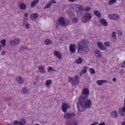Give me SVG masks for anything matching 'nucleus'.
Listing matches in <instances>:
<instances>
[{
    "mask_svg": "<svg viewBox=\"0 0 125 125\" xmlns=\"http://www.w3.org/2000/svg\"><path fill=\"white\" fill-rule=\"evenodd\" d=\"M23 26H25L26 27V29H30V28H31V26L30 25V24L26 22V21H23Z\"/></svg>",
    "mask_w": 125,
    "mask_h": 125,
    "instance_id": "obj_24",
    "label": "nucleus"
},
{
    "mask_svg": "<svg viewBox=\"0 0 125 125\" xmlns=\"http://www.w3.org/2000/svg\"><path fill=\"white\" fill-rule=\"evenodd\" d=\"M39 71L42 74H45V67L43 65L39 66Z\"/></svg>",
    "mask_w": 125,
    "mask_h": 125,
    "instance_id": "obj_15",
    "label": "nucleus"
},
{
    "mask_svg": "<svg viewBox=\"0 0 125 125\" xmlns=\"http://www.w3.org/2000/svg\"><path fill=\"white\" fill-rule=\"evenodd\" d=\"M78 121L72 120V121H67L66 122V125H78Z\"/></svg>",
    "mask_w": 125,
    "mask_h": 125,
    "instance_id": "obj_11",
    "label": "nucleus"
},
{
    "mask_svg": "<svg viewBox=\"0 0 125 125\" xmlns=\"http://www.w3.org/2000/svg\"><path fill=\"white\" fill-rule=\"evenodd\" d=\"M78 21H79V19L78 18H77L76 17H74L72 20V21L73 22V23H77V22H78Z\"/></svg>",
    "mask_w": 125,
    "mask_h": 125,
    "instance_id": "obj_36",
    "label": "nucleus"
},
{
    "mask_svg": "<svg viewBox=\"0 0 125 125\" xmlns=\"http://www.w3.org/2000/svg\"><path fill=\"white\" fill-rule=\"evenodd\" d=\"M69 1H72L73 2L74 1H76V0H69Z\"/></svg>",
    "mask_w": 125,
    "mask_h": 125,
    "instance_id": "obj_55",
    "label": "nucleus"
},
{
    "mask_svg": "<svg viewBox=\"0 0 125 125\" xmlns=\"http://www.w3.org/2000/svg\"><path fill=\"white\" fill-rule=\"evenodd\" d=\"M83 62V58L79 57V59L76 60V63L77 64H82V62Z\"/></svg>",
    "mask_w": 125,
    "mask_h": 125,
    "instance_id": "obj_28",
    "label": "nucleus"
},
{
    "mask_svg": "<svg viewBox=\"0 0 125 125\" xmlns=\"http://www.w3.org/2000/svg\"><path fill=\"white\" fill-rule=\"evenodd\" d=\"M78 9L80 11H83V10H84V8L83 7V6L82 5L78 6Z\"/></svg>",
    "mask_w": 125,
    "mask_h": 125,
    "instance_id": "obj_34",
    "label": "nucleus"
},
{
    "mask_svg": "<svg viewBox=\"0 0 125 125\" xmlns=\"http://www.w3.org/2000/svg\"><path fill=\"white\" fill-rule=\"evenodd\" d=\"M79 78L80 77L77 75L74 76V79L76 80V83H79L80 82V80H79Z\"/></svg>",
    "mask_w": 125,
    "mask_h": 125,
    "instance_id": "obj_33",
    "label": "nucleus"
},
{
    "mask_svg": "<svg viewBox=\"0 0 125 125\" xmlns=\"http://www.w3.org/2000/svg\"><path fill=\"white\" fill-rule=\"evenodd\" d=\"M74 117H76V114L74 113H66L64 115V119H66V120H68V119H72V118H74Z\"/></svg>",
    "mask_w": 125,
    "mask_h": 125,
    "instance_id": "obj_5",
    "label": "nucleus"
},
{
    "mask_svg": "<svg viewBox=\"0 0 125 125\" xmlns=\"http://www.w3.org/2000/svg\"><path fill=\"white\" fill-rule=\"evenodd\" d=\"M117 2V0H110L108 1V5H112V4H114V3H116Z\"/></svg>",
    "mask_w": 125,
    "mask_h": 125,
    "instance_id": "obj_27",
    "label": "nucleus"
},
{
    "mask_svg": "<svg viewBox=\"0 0 125 125\" xmlns=\"http://www.w3.org/2000/svg\"><path fill=\"white\" fill-rule=\"evenodd\" d=\"M111 117L112 118H117L118 117V112L117 111H113L111 113Z\"/></svg>",
    "mask_w": 125,
    "mask_h": 125,
    "instance_id": "obj_21",
    "label": "nucleus"
},
{
    "mask_svg": "<svg viewBox=\"0 0 125 125\" xmlns=\"http://www.w3.org/2000/svg\"><path fill=\"white\" fill-rule=\"evenodd\" d=\"M98 125H105V122H103L101 123L100 124H99Z\"/></svg>",
    "mask_w": 125,
    "mask_h": 125,
    "instance_id": "obj_51",
    "label": "nucleus"
},
{
    "mask_svg": "<svg viewBox=\"0 0 125 125\" xmlns=\"http://www.w3.org/2000/svg\"><path fill=\"white\" fill-rule=\"evenodd\" d=\"M90 19H91V14L89 13H86L83 19V20L84 23H86V22H88Z\"/></svg>",
    "mask_w": 125,
    "mask_h": 125,
    "instance_id": "obj_4",
    "label": "nucleus"
},
{
    "mask_svg": "<svg viewBox=\"0 0 125 125\" xmlns=\"http://www.w3.org/2000/svg\"><path fill=\"white\" fill-rule=\"evenodd\" d=\"M54 56L57 57L59 59H62V55L59 51L55 50L54 51Z\"/></svg>",
    "mask_w": 125,
    "mask_h": 125,
    "instance_id": "obj_9",
    "label": "nucleus"
},
{
    "mask_svg": "<svg viewBox=\"0 0 125 125\" xmlns=\"http://www.w3.org/2000/svg\"><path fill=\"white\" fill-rule=\"evenodd\" d=\"M104 44L105 46H110V43L109 42H105L104 43Z\"/></svg>",
    "mask_w": 125,
    "mask_h": 125,
    "instance_id": "obj_42",
    "label": "nucleus"
},
{
    "mask_svg": "<svg viewBox=\"0 0 125 125\" xmlns=\"http://www.w3.org/2000/svg\"><path fill=\"white\" fill-rule=\"evenodd\" d=\"M113 82H116L117 81V78H113L112 79Z\"/></svg>",
    "mask_w": 125,
    "mask_h": 125,
    "instance_id": "obj_53",
    "label": "nucleus"
},
{
    "mask_svg": "<svg viewBox=\"0 0 125 125\" xmlns=\"http://www.w3.org/2000/svg\"><path fill=\"white\" fill-rule=\"evenodd\" d=\"M45 44H46L47 45H48V44H51L52 43V41L49 39H46L44 41Z\"/></svg>",
    "mask_w": 125,
    "mask_h": 125,
    "instance_id": "obj_26",
    "label": "nucleus"
},
{
    "mask_svg": "<svg viewBox=\"0 0 125 125\" xmlns=\"http://www.w3.org/2000/svg\"><path fill=\"white\" fill-rule=\"evenodd\" d=\"M19 42H20V40H19V39H15L14 40L11 41L10 44H11V45H13L14 43L15 44H18Z\"/></svg>",
    "mask_w": 125,
    "mask_h": 125,
    "instance_id": "obj_20",
    "label": "nucleus"
},
{
    "mask_svg": "<svg viewBox=\"0 0 125 125\" xmlns=\"http://www.w3.org/2000/svg\"><path fill=\"white\" fill-rule=\"evenodd\" d=\"M62 111L64 113H66L67 112V109H69L70 108V106L67 103H62Z\"/></svg>",
    "mask_w": 125,
    "mask_h": 125,
    "instance_id": "obj_6",
    "label": "nucleus"
},
{
    "mask_svg": "<svg viewBox=\"0 0 125 125\" xmlns=\"http://www.w3.org/2000/svg\"><path fill=\"white\" fill-rule=\"evenodd\" d=\"M19 3H20V9H21V10H24V9H26V8L27 7V6H26L25 4L21 3V2H20L19 3H18V4H19Z\"/></svg>",
    "mask_w": 125,
    "mask_h": 125,
    "instance_id": "obj_19",
    "label": "nucleus"
},
{
    "mask_svg": "<svg viewBox=\"0 0 125 125\" xmlns=\"http://www.w3.org/2000/svg\"><path fill=\"white\" fill-rule=\"evenodd\" d=\"M69 51L71 53H75L76 52V44H71L70 45Z\"/></svg>",
    "mask_w": 125,
    "mask_h": 125,
    "instance_id": "obj_8",
    "label": "nucleus"
},
{
    "mask_svg": "<svg viewBox=\"0 0 125 125\" xmlns=\"http://www.w3.org/2000/svg\"><path fill=\"white\" fill-rule=\"evenodd\" d=\"M77 16H81L82 15V11H80L79 10H76Z\"/></svg>",
    "mask_w": 125,
    "mask_h": 125,
    "instance_id": "obj_37",
    "label": "nucleus"
},
{
    "mask_svg": "<svg viewBox=\"0 0 125 125\" xmlns=\"http://www.w3.org/2000/svg\"><path fill=\"white\" fill-rule=\"evenodd\" d=\"M97 44L98 45V47H99L101 50H106V47L103 45V43L102 42H97Z\"/></svg>",
    "mask_w": 125,
    "mask_h": 125,
    "instance_id": "obj_7",
    "label": "nucleus"
},
{
    "mask_svg": "<svg viewBox=\"0 0 125 125\" xmlns=\"http://www.w3.org/2000/svg\"><path fill=\"white\" fill-rule=\"evenodd\" d=\"M89 71L91 74H95V70L93 68H89Z\"/></svg>",
    "mask_w": 125,
    "mask_h": 125,
    "instance_id": "obj_39",
    "label": "nucleus"
},
{
    "mask_svg": "<svg viewBox=\"0 0 125 125\" xmlns=\"http://www.w3.org/2000/svg\"><path fill=\"white\" fill-rule=\"evenodd\" d=\"M36 83H37L36 82H33V84L34 85L36 84Z\"/></svg>",
    "mask_w": 125,
    "mask_h": 125,
    "instance_id": "obj_56",
    "label": "nucleus"
},
{
    "mask_svg": "<svg viewBox=\"0 0 125 125\" xmlns=\"http://www.w3.org/2000/svg\"><path fill=\"white\" fill-rule=\"evenodd\" d=\"M108 82L107 81V80H97L96 83L98 84V85H102V84H103V83H107Z\"/></svg>",
    "mask_w": 125,
    "mask_h": 125,
    "instance_id": "obj_17",
    "label": "nucleus"
},
{
    "mask_svg": "<svg viewBox=\"0 0 125 125\" xmlns=\"http://www.w3.org/2000/svg\"><path fill=\"white\" fill-rule=\"evenodd\" d=\"M5 53H6V51H2L1 52V55H4V54H5Z\"/></svg>",
    "mask_w": 125,
    "mask_h": 125,
    "instance_id": "obj_47",
    "label": "nucleus"
},
{
    "mask_svg": "<svg viewBox=\"0 0 125 125\" xmlns=\"http://www.w3.org/2000/svg\"><path fill=\"white\" fill-rule=\"evenodd\" d=\"M30 18L32 20H37L39 18L38 13H33L30 15Z\"/></svg>",
    "mask_w": 125,
    "mask_h": 125,
    "instance_id": "obj_14",
    "label": "nucleus"
},
{
    "mask_svg": "<svg viewBox=\"0 0 125 125\" xmlns=\"http://www.w3.org/2000/svg\"><path fill=\"white\" fill-rule=\"evenodd\" d=\"M82 95L79 98V102L77 103V109L79 112H83L86 109L91 107V101L88 99L89 89L84 87L82 91Z\"/></svg>",
    "mask_w": 125,
    "mask_h": 125,
    "instance_id": "obj_1",
    "label": "nucleus"
},
{
    "mask_svg": "<svg viewBox=\"0 0 125 125\" xmlns=\"http://www.w3.org/2000/svg\"><path fill=\"white\" fill-rule=\"evenodd\" d=\"M58 22L60 23V25H61V26H68V23H67L66 22V21H65V19L64 18V17H60L58 20Z\"/></svg>",
    "mask_w": 125,
    "mask_h": 125,
    "instance_id": "obj_3",
    "label": "nucleus"
},
{
    "mask_svg": "<svg viewBox=\"0 0 125 125\" xmlns=\"http://www.w3.org/2000/svg\"><path fill=\"white\" fill-rule=\"evenodd\" d=\"M52 83V82H51V80H48L46 81L45 84L46 86H48L49 85H50Z\"/></svg>",
    "mask_w": 125,
    "mask_h": 125,
    "instance_id": "obj_32",
    "label": "nucleus"
},
{
    "mask_svg": "<svg viewBox=\"0 0 125 125\" xmlns=\"http://www.w3.org/2000/svg\"><path fill=\"white\" fill-rule=\"evenodd\" d=\"M108 17L109 19H111L112 20H118V19H119V17L117 14H109Z\"/></svg>",
    "mask_w": 125,
    "mask_h": 125,
    "instance_id": "obj_13",
    "label": "nucleus"
},
{
    "mask_svg": "<svg viewBox=\"0 0 125 125\" xmlns=\"http://www.w3.org/2000/svg\"><path fill=\"white\" fill-rule=\"evenodd\" d=\"M28 15H28V13H25L24 14V15L25 18L28 17Z\"/></svg>",
    "mask_w": 125,
    "mask_h": 125,
    "instance_id": "obj_50",
    "label": "nucleus"
},
{
    "mask_svg": "<svg viewBox=\"0 0 125 125\" xmlns=\"http://www.w3.org/2000/svg\"><path fill=\"white\" fill-rule=\"evenodd\" d=\"M119 74L122 76L123 74H124V69H122L121 70L119 71Z\"/></svg>",
    "mask_w": 125,
    "mask_h": 125,
    "instance_id": "obj_44",
    "label": "nucleus"
},
{
    "mask_svg": "<svg viewBox=\"0 0 125 125\" xmlns=\"http://www.w3.org/2000/svg\"><path fill=\"white\" fill-rule=\"evenodd\" d=\"M51 70H52V67L51 66H49L47 67V71L48 72H49L50 71H51Z\"/></svg>",
    "mask_w": 125,
    "mask_h": 125,
    "instance_id": "obj_45",
    "label": "nucleus"
},
{
    "mask_svg": "<svg viewBox=\"0 0 125 125\" xmlns=\"http://www.w3.org/2000/svg\"><path fill=\"white\" fill-rule=\"evenodd\" d=\"M22 92L23 94H26L28 93V88H23L22 89Z\"/></svg>",
    "mask_w": 125,
    "mask_h": 125,
    "instance_id": "obj_31",
    "label": "nucleus"
},
{
    "mask_svg": "<svg viewBox=\"0 0 125 125\" xmlns=\"http://www.w3.org/2000/svg\"><path fill=\"white\" fill-rule=\"evenodd\" d=\"M99 124V123L98 122H95L93 123H92V124L90 125H97Z\"/></svg>",
    "mask_w": 125,
    "mask_h": 125,
    "instance_id": "obj_48",
    "label": "nucleus"
},
{
    "mask_svg": "<svg viewBox=\"0 0 125 125\" xmlns=\"http://www.w3.org/2000/svg\"><path fill=\"white\" fill-rule=\"evenodd\" d=\"M24 21L27 22V21H28V18H24Z\"/></svg>",
    "mask_w": 125,
    "mask_h": 125,
    "instance_id": "obj_52",
    "label": "nucleus"
},
{
    "mask_svg": "<svg viewBox=\"0 0 125 125\" xmlns=\"http://www.w3.org/2000/svg\"><path fill=\"white\" fill-rule=\"evenodd\" d=\"M94 14L97 16V17L100 18L101 17V13L98 10H94Z\"/></svg>",
    "mask_w": 125,
    "mask_h": 125,
    "instance_id": "obj_23",
    "label": "nucleus"
},
{
    "mask_svg": "<svg viewBox=\"0 0 125 125\" xmlns=\"http://www.w3.org/2000/svg\"><path fill=\"white\" fill-rule=\"evenodd\" d=\"M88 68V67L86 66H84L83 67V70L81 72L82 75H83V74H85L87 72L86 70H87Z\"/></svg>",
    "mask_w": 125,
    "mask_h": 125,
    "instance_id": "obj_25",
    "label": "nucleus"
},
{
    "mask_svg": "<svg viewBox=\"0 0 125 125\" xmlns=\"http://www.w3.org/2000/svg\"><path fill=\"white\" fill-rule=\"evenodd\" d=\"M56 28H59V22H58V21H57V23L56 25Z\"/></svg>",
    "mask_w": 125,
    "mask_h": 125,
    "instance_id": "obj_46",
    "label": "nucleus"
},
{
    "mask_svg": "<svg viewBox=\"0 0 125 125\" xmlns=\"http://www.w3.org/2000/svg\"><path fill=\"white\" fill-rule=\"evenodd\" d=\"M49 2H50L51 4H52V3H53L54 4H55V3H56V1H55V0H51Z\"/></svg>",
    "mask_w": 125,
    "mask_h": 125,
    "instance_id": "obj_41",
    "label": "nucleus"
},
{
    "mask_svg": "<svg viewBox=\"0 0 125 125\" xmlns=\"http://www.w3.org/2000/svg\"><path fill=\"white\" fill-rule=\"evenodd\" d=\"M25 49H27V46L22 45L20 49V50H21V51H24Z\"/></svg>",
    "mask_w": 125,
    "mask_h": 125,
    "instance_id": "obj_35",
    "label": "nucleus"
},
{
    "mask_svg": "<svg viewBox=\"0 0 125 125\" xmlns=\"http://www.w3.org/2000/svg\"><path fill=\"white\" fill-rule=\"evenodd\" d=\"M84 11H86L87 12H88V11H90L91 10V8L90 7H86L84 9Z\"/></svg>",
    "mask_w": 125,
    "mask_h": 125,
    "instance_id": "obj_38",
    "label": "nucleus"
},
{
    "mask_svg": "<svg viewBox=\"0 0 125 125\" xmlns=\"http://www.w3.org/2000/svg\"><path fill=\"white\" fill-rule=\"evenodd\" d=\"M16 80L17 82H18V83L19 84H22V83H24V79L23 78V77H22V76H18L16 77Z\"/></svg>",
    "mask_w": 125,
    "mask_h": 125,
    "instance_id": "obj_10",
    "label": "nucleus"
},
{
    "mask_svg": "<svg viewBox=\"0 0 125 125\" xmlns=\"http://www.w3.org/2000/svg\"><path fill=\"white\" fill-rule=\"evenodd\" d=\"M68 82L74 84V85H78V84H79V83H77L76 82L77 80L73 77H69L68 78Z\"/></svg>",
    "mask_w": 125,
    "mask_h": 125,
    "instance_id": "obj_12",
    "label": "nucleus"
},
{
    "mask_svg": "<svg viewBox=\"0 0 125 125\" xmlns=\"http://www.w3.org/2000/svg\"><path fill=\"white\" fill-rule=\"evenodd\" d=\"M117 35H116V32H113L112 34V39H116Z\"/></svg>",
    "mask_w": 125,
    "mask_h": 125,
    "instance_id": "obj_40",
    "label": "nucleus"
},
{
    "mask_svg": "<svg viewBox=\"0 0 125 125\" xmlns=\"http://www.w3.org/2000/svg\"><path fill=\"white\" fill-rule=\"evenodd\" d=\"M0 48H1V44H0Z\"/></svg>",
    "mask_w": 125,
    "mask_h": 125,
    "instance_id": "obj_57",
    "label": "nucleus"
},
{
    "mask_svg": "<svg viewBox=\"0 0 125 125\" xmlns=\"http://www.w3.org/2000/svg\"><path fill=\"white\" fill-rule=\"evenodd\" d=\"M5 42H6V40H5V39L2 40L0 41V43L1 44H2V46L3 47H4V46H5Z\"/></svg>",
    "mask_w": 125,
    "mask_h": 125,
    "instance_id": "obj_30",
    "label": "nucleus"
},
{
    "mask_svg": "<svg viewBox=\"0 0 125 125\" xmlns=\"http://www.w3.org/2000/svg\"><path fill=\"white\" fill-rule=\"evenodd\" d=\"M121 125H125V121H123L121 123Z\"/></svg>",
    "mask_w": 125,
    "mask_h": 125,
    "instance_id": "obj_54",
    "label": "nucleus"
},
{
    "mask_svg": "<svg viewBox=\"0 0 125 125\" xmlns=\"http://www.w3.org/2000/svg\"><path fill=\"white\" fill-rule=\"evenodd\" d=\"M8 105H9V106H10V104H9Z\"/></svg>",
    "mask_w": 125,
    "mask_h": 125,
    "instance_id": "obj_58",
    "label": "nucleus"
},
{
    "mask_svg": "<svg viewBox=\"0 0 125 125\" xmlns=\"http://www.w3.org/2000/svg\"><path fill=\"white\" fill-rule=\"evenodd\" d=\"M95 56H96L97 58H101L102 57V55L100 54V51L97 50L95 52Z\"/></svg>",
    "mask_w": 125,
    "mask_h": 125,
    "instance_id": "obj_22",
    "label": "nucleus"
},
{
    "mask_svg": "<svg viewBox=\"0 0 125 125\" xmlns=\"http://www.w3.org/2000/svg\"><path fill=\"white\" fill-rule=\"evenodd\" d=\"M40 2V0H33L31 3V7H35Z\"/></svg>",
    "mask_w": 125,
    "mask_h": 125,
    "instance_id": "obj_18",
    "label": "nucleus"
},
{
    "mask_svg": "<svg viewBox=\"0 0 125 125\" xmlns=\"http://www.w3.org/2000/svg\"><path fill=\"white\" fill-rule=\"evenodd\" d=\"M77 52L78 53H84V54H87L89 50L86 47V43L83 41H80L77 43Z\"/></svg>",
    "mask_w": 125,
    "mask_h": 125,
    "instance_id": "obj_2",
    "label": "nucleus"
},
{
    "mask_svg": "<svg viewBox=\"0 0 125 125\" xmlns=\"http://www.w3.org/2000/svg\"><path fill=\"white\" fill-rule=\"evenodd\" d=\"M118 35L119 36H123V31H118Z\"/></svg>",
    "mask_w": 125,
    "mask_h": 125,
    "instance_id": "obj_43",
    "label": "nucleus"
},
{
    "mask_svg": "<svg viewBox=\"0 0 125 125\" xmlns=\"http://www.w3.org/2000/svg\"><path fill=\"white\" fill-rule=\"evenodd\" d=\"M51 7V4L50 3V2H48V3L45 5L44 7V9L46 8H50Z\"/></svg>",
    "mask_w": 125,
    "mask_h": 125,
    "instance_id": "obj_29",
    "label": "nucleus"
},
{
    "mask_svg": "<svg viewBox=\"0 0 125 125\" xmlns=\"http://www.w3.org/2000/svg\"><path fill=\"white\" fill-rule=\"evenodd\" d=\"M99 22L103 25V26H108V22L104 19H101L99 20Z\"/></svg>",
    "mask_w": 125,
    "mask_h": 125,
    "instance_id": "obj_16",
    "label": "nucleus"
},
{
    "mask_svg": "<svg viewBox=\"0 0 125 125\" xmlns=\"http://www.w3.org/2000/svg\"><path fill=\"white\" fill-rule=\"evenodd\" d=\"M124 120H125V118H124Z\"/></svg>",
    "mask_w": 125,
    "mask_h": 125,
    "instance_id": "obj_59",
    "label": "nucleus"
},
{
    "mask_svg": "<svg viewBox=\"0 0 125 125\" xmlns=\"http://www.w3.org/2000/svg\"><path fill=\"white\" fill-rule=\"evenodd\" d=\"M122 109V112L123 113H125V105L124 104V106L123 108H121Z\"/></svg>",
    "mask_w": 125,
    "mask_h": 125,
    "instance_id": "obj_49",
    "label": "nucleus"
}]
</instances>
